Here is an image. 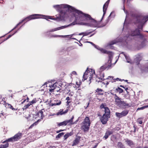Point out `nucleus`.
Returning <instances> with one entry per match:
<instances>
[{"label": "nucleus", "mask_w": 148, "mask_h": 148, "mask_svg": "<svg viewBox=\"0 0 148 148\" xmlns=\"http://www.w3.org/2000/svg\"><path fill=\"white\" fill-rule=\"evenodd\" d=\"M88 42L90 43L95 48H96L97 49L99 50L100 51L101 49H102V48H100L98 46H96L94 44H93L92 42Z\"/></svg>", "instance_id": "obj_34"}, {"label": "nucleus", "mask_w": 148, "mask_h": 148, "mask_svg": "<svg viewBox=\"0 0 148 148\" xmlns=\"http://www.w3.org/2000/svg\"><path fill=\"white\" fill-rule=\"evenodd\" d=\"M114 98L115 100V104L118 106L121 105L122 103H124L123 101L121 100V99L118 97L116 95H114Z\"/></svg>", "instance_id": "obj_11"}, {"label": "nucleus", "mask_w": 148, "mask_h": 148, "mask_svg": "<svg viewBox=\"0 0 148 148\" xmlns=\"http://www.w3.org/2000/svg\"><path fill=\"white\" fill-rule=\"evenodd\" d=\"M70 98L69 97H67L66 98V100L67 101L66 103L68 104L70 103Z\"/></svg>", "instance_id": "obj_41"}, {"label": "nucleus", "mask_w": 148, "mask_h": 148, "mask_svg": "<svg viewBox=\"0 0 148 148\" xmlns=\"http://www.w3.org/2000/svg\"><path fill=\"white\" fill-rule=\"evenodd\" d=\"M22 136V134L21 133H18L15 134L14 136L9 138L6 141H4L3 143H5L6 141L8 142H13L17 141L21 138Z\"/></svg>", "instance_id": "obj_7"}, {"label": "nucleus", "mask_w": 148, "mask_h": 148, "mask_svg": "<svg viewBox=\"0 0 148 148\" xmlns=\"http://www.w3.org/2000/svg\"><path fill=\"white\" fill-rule=\"evenodd\" d=\"M123 54L124 56H125L126 59L127 60V62L128 63H131V61L130 60V58L128 56H127L126 54H125L124 52H123L122 53H121L120 54V56H121V54Z\"/></svg>", "instance_id": "obj_22"}, {"label": "nucleus", "mask_w": 148, "mask_h": 148, "mask_svg": "<svg viewBox=\"0 0 148 148\" xmlns=\"http://www.w3.org/2000/svg\"><path fill=\"white\" fill-rule=\"evenodd\" d=\"M63 114H64L63 110H61V111L58 112L56 114L58 115H62Z\"/></svg>", "instance_id": "obj_39"}, {"label": "nucleus", "mask_w": 148, "mask_h": 148, "mask_svg": "<svg viewBox=\"0 0 148 148\" xmlns=\"http://www.w3.org/2000/svg\"><path fill=\"white\" fill-rule=\"evenodd\" d=\"M107 79H108L109 80V82H115V79H113V77L112 76H108V78H106Z\"/></svg>", "instance_id": "obj_27"}, {"label": "nucleus", "mask_w": 148, "mask_h": 148, "mask_svg": "<svg viewBox=\"0 0 148 148\" xmlns=\"http://www.w3.org/2000/svg\"><path fill=\"white\" fill-rule=\"evenodd\" d=\"M102 91V90L100 89H97L96 90V92H97L99 94L103 95V94L101 93V92Z\"/></svg>", "instance_id": "obj_35"}, {"label": "nucleus", "mask_w": 148, "mask_h": 148, "mask_svg": "<svg viewBox=\"0 0 148 148\" xmlns=\"http://www.w3.org/2000/svg\"><path fill=\"white\" fill-rule=\"evenodd\" d=\"M104 111L105 113L104 114L108 115H109V116H110V110L108 107H106V108H105L104 109Z\"/></svg>", "instance_id": "obj_26"}, {"label": "nucleus", "mask_w": 148, "mask_h": 148, "mask_svg": "<svg viewBox=\"0 0 148 148\" xmlns=\"http://www.w3.org/2000/svg\"><path fill=\"white\" fill-rule=\"evenodd\" d=\"M75 24L74 23H71L70 24L68 25H64V26H63L60 27H58L54 29H51L49 31V32H54L57 30H58L60 29H62L64 28H66L68 27H69L71 25H74Z\"/></svg>", "instance_id": "obj_9"}, {"label": "nucleus", "mask_w": 148, "mask_h": 148, "mask_svg": "<svg viewBox=\"0 0 148 148\" xmlns=\"http://www.w3.org/2000/svg\"><path fill=\"white\" fill-rule=\"evenodd\" d=\"M76 35V34H71V35H64V36L59 35V36H57L60 37H62L63 38L67 37V38H70V39H71L73 35Z\"/></svg>", "instance_id": "obj_25"}, {"label": "nucleus", "mask_w": 148, "mask_h": 148, "mask_svg": "<svg viewBox=\"0 0 148 148\" xmlns=\"http://www.w3.org/2000/svg\"><path fill=\"white\" fill-rule=\"evenodd\" d=\"M36 102V99H33L31 101H30L29 103L31 105H32V104L35 103Z\"/></svg>", "instance_id": "obj_40"}, {"label": "nucleus", "mask_w": 148, "mask_h": 148, "mask_svg": "<svg viewBox=\"0 0 148 148\" xmlns=\"http://www.w3.org/2000/svg\"><path fill=\"white\" fill-rule=\"evenodd\" d=\"M144 106V108H148V106Z\"/></svg>", "instance_id": "obj_58"}, {"label": "nucleus", "mask_w": 148, "mask_h": 148, "mask_svg": "<svg viewBox=\"0 0 148 148\" xmlns=\"http://www.w3.org/2000/svg\"><path fill=\"white\" fill-rule=\"evenodd\" d=\"M138 40L140 41L141 42V47H143L145 45L146 40L143 35V38H139L138 39Z\"/></svg>", "instance_id": "obj_14"}, {"label": "nucleus", "mask_w": 148, "mask_h": 148, "mask_svg": "<svg viewBox=\"0 0 148 148\" xmlns=\"http://www.w3.org/2000/svg\"><path fill=\"white\" fill-rule=\"evenodd\" d=\"M113 12H112L111 13V14H110V16H109V17H110V16L111 15H112V14H113Z\"/></svg>", "instance_id": "obj_62"}, {"label": "nucleus", "mask_w": 148, "mask_h": 148, "mask_svg": "<svg viewBox=\"0 0 148 148\" xmlns=\"http://www.w3.org/2000/svg\"><path fill=\"white\" fill-rule=\"evenodd\" d=\"M119 92L120 93H121V92H123V90L120 88H119Z\"/></svg>", "instance_id": "obj_48"}, {"label": "nucleus", "mask_w": 148, "mask_h": 148, "mask_svg": "<svg viewBox=\"0 0 148 148\" xmlns=\"http://www.w3.org/2000/svg\"><path fill=\"white\" fill-rule=\"evenodd\" d=\"M124 102V103H122L121 105H123L125 106H128V104L126 103L125 102L123 101Z\"/></svg>", "instance_id": "obj_46"}, {"label": "nucleus", "mask_w": 148, "mask_h": 148, "mask_svg": "<svg viewBox=\"0 0 148 148\" xmlns=\"http://www.w3.org/2000/svg\"><path fill=\"white\" fill-rule=\"evenodd\" d=\"M123 10H124V12H125L126 13H127V12H126V11H125V8H124Z\"/></svg>", "instance_id": "obj_61"}, {"label": "nucleus", "mask_w": 148, "mask_h": 148, "mask_svg": "<svg viewBox=\"0 0 148 148\" xmlns=\"http://www.w3.org/2000/svg\"><path fill=\"white\" fill-rule=\"evenodd\" d=\"M63 4L60 5H54L53 6V8L56 10L59 13V17L56 18H52V16H47L41 14H34L31 15L27 17L22 21H28L29 20L39 18H44L47 20L51 19L55 20L57 21H60L63 19L66 15V12L63 10V8L60 7V5H63Z\"/></svg>", "instance_id": "obj_2"}, {"label": "nucleus", "mask_w": 148, "mask_h": 148, "mask_svg": "<svg viewBox=\"0 0 148 148\" xmlns=\"http://www.w3.org/2000/svg\"><path fill=\"white\" fill-rule=\"evenodd\" d=\"M110 117V116H109V115L103 114L100 119L102 123L103 124H106Z\"/></svg>", "instance_id": "obj_10"}, {"label": "nucleus", "mask_w": 148, "mask_h": 148, "mask_svg": "<svg viewBox=\"0 0 148 148\" xmlns=\"http://www.w3.org/2000/svg\"><path fill=\"white\" fill-rule=\"evenodd\" d=\"M1 115H3V114L2 113H1L0 114V116H1Z\"/></svg>", "instance_id": "obj_63"}, {"label": "nucleus", "mask_w": 148, "mask_h": 148, "mask_svg": "<svg viewBox=\"0 0 148 148\" xmlns=\"http://www.w3.org/2000/svg\"><path fill=\"white\" fill-rule=\"evenodd\" d=\"M82 123L90 125V123L89 118L88 117H86Z\"/></svg>", "instance_id": "obj_18"}, {"label": "nucleus", "mask_w": 148, "mask_h": 148, "mask_svg": "<svg viewBox=\"0 0 148 148\" xmlns=\"http://www.w3.org/2000/svg\"><path fill=\"white\" fill-rule=\"evenodd\" d=\"M92 32H83V36H86L89 35Z\"/></svg>", "instance_id": "obj_37"}, {"label": "nucleus", "mask_w": 148, "mask_h": 148, "mask_svg": "<svg viewBox=\"0 0 148 148\" xmlns=\"http://www.w3.org/2000/svg\"><path fill=\"white\" fill-rule=\"evenodd\" d=\"M13 34H12V35H9L8 37V38H10V37H11L12 36V35H13Z\"/></svg>", "instance_id": "obj_56"}, {"label": "nucleus", "mask_w": 148, "mask_h": 148, "mask_svg": "<svg viewBox=\"0 0 148 148\" xmlns=\"http://www.w3.org/2000/svg\"><path fill=\"white\" fill-rule=\"evenodd\" d=\"M56 115V114H51L50 115H49V116H54V115Z\"/></svg>", "instance_id": "obj_53"}, {"label": "nucleus", "mask_w": 148, "mask_h": 148, "mask_svg": "<svg viewBox=\"0 0 148 148\" xmlns=\"http://www.w3.org/2000/svg\"><path fill=\"white\" fill-rule=\"evenodd\" d=\"M97 144L96 145H95L94 147L92 148H96L97 147Z\"/></svg>", "instance_id": "obj_59"}, {"label": "nucleus", "mask_w": 148, "mask_h": 148, "mask_svg": "<svg viewBox=\"0 0 148 148\" xmlns=\"http://www.w3.org/2000/svg\"><path fill=\"white\" fill-rule=\"evenodd\" d=\"M63 131V130H58V131H57L56 132H57V133H59L60 132L62 131Z\"/></svg>", "instance_id": "obj_51"}, {"label": "nucleus", "mask_w": 148, "mask_h": 148, "mask_svg": "<svg viewBox=\"0 0 148 148\" xmlns=\"http://www.w3.org/2000/svg\"><path fill=\"white\" fill-rule=\"evenodd\" d=\"M115 79V81H118V80H120V81H121V79H119V78H116V79Z\"/></svg>", "instance_id": "obj_52"}, {"label": "nucleus", "mask_w": 148, "mask_h": 148, "mask_svg": "<svg viewBox=\"0 0 148 148\" xmlns=\"http://www.w3.org/2000/svg\"><path fill=\"white\" fill-rule=\"evenodd\" d=\"M80 137H78L76 138L73 141V143L72 145L73 146H74L77 144L79 142Z\"/></svg>", "instance_id": "obj_21"}, {"label": "nucleus", "mask_w": 148, "mask_h": 148, "mask_svg": "<svg viewBox=\"0 0 148 148\" xmlns=\"http://www.w3.org/2000/svg\"><path fill=\"white\" fill-rule=\"evenodd\" d=\"M31 105V104L29 103L26 105L24 106V109H26L28 108V107Z\"/></svg>", "instance_id": "obj_42"}, {"label": "nucleus", "mask_w": 148, "mask_h": 148, "mask_svg": "<svg viewBox=\"0 0 148 148\" xmlns=\"http://www.w3.org/2000/svg\"><path fill=\"white\" fill-rule=\"evenodd\" d=\"M66 125V123L65 121H64L60 123H59L58 124V125L59 126H61L62 125H64L65 126Z\"/></svg>", "instance_id": "obj_33"}, {"label": "nucleus", "mask_w": 148, "mask_h": 148, "mask_svg": "<svg viewBox=\"0 0 148 148\" xmlns=\"http://www.w3.org/2000/svg\"><path fill=\"white\" fill-rule=\"evenodd\" d=\"M46 85V86L48 87L49 91L50 92H53L54 90L57 88H60V86L57 82H56L54 83H52L49 82H46L43 85V86Z\"/></svg>", "instance_id": "obj_6"}, {"label": "nucleus", "mask_w": 148, "mask_h": 148, "mask_svg": "<svg viewBox=\"0 0 148 148\" xmlns=\"http://www.w3.org/2000/svg\"><path fill=\"white\" fill-rule=\"evenodd\" d=\"M64 134V132H62L61 133H60L59 134H58L57 136H56V138H60L61 136H62Z\"/></svg>", "instance_id": "obj_36"}, {"label": "nucleus", "mask_w": 148, "mask_h": 148, "mask_svg": "<svg viewBox=\"0 0 148 148\" xmlns=\"http://www.w3.org/2000/svg\"><path fill=\"white\" fill-rule=\"evenodd\" d=\"M22 22H23V21H22V22H20L18 24H17V25H16V26H15L13 29L11 31H10V32L13 31V30H14V29H15L16 28V27H17V26H18L21 23H22Z\"/></svg>", "instance_id": "obj_45"}, {"label": "nucleus", "mask_w": 148, "mask_h": 148, "mask_svg": "<svg viewBox=\"0 0 148 148\" xmlns=\"http://www.w3.org/2000/svg\"><path fill=\"white\" fill-rule=\"evenodd\" d=\"M83 35V32L79 34V35Z\"/></svg>", "instance_id": "obj_55"}, {"label": "nucleus", "mask_w": 148, "mask_h": 148, "mask_svg": "<svg viewBox=\"0 0 148 148\" xmlns=\"http://www.w3.org/2000/svg\"><path fill=\"white\" fill-rule=\"evenodd\" d=\"M61 104V102L60 101H59L58 102L56 103H50L49 105L50 106H56V105H59Z\"/></svg>", "instance_id": "obj_28"}, {"label": "nucleus", "mask_w": 148, "mask_h": 148, "mask_svg": "<svg viewBox=\"0 0 148 148\" xmlns=\"http://www.w3.org/2000/svg\"><path fill=\"white\" fill-rule=\"evenodd\" d=\"M40 121V119H38L36 122H34L33 124H32L29 127V128H31L34 125H36L38 122Z\"/></svg>", "instance_id": "obj_30"}, {"label": "nucleus", "mask_w": 148, "mask_h": 148, "mask_svg": "<svg viewBox=\"0 0 148 148\" xmlns=\"http://www.w3.org/2000/svg\"><path fill=\"white\" fill-rule=\"evenodd\" d=\"M74 118V116H73L71 119L65 121L66 125H73L76 123V122H73V119Z\"/></svg>", "instance_id": "obj_16"}, {"label": "nucleus", "mask_w": 148, "mask_h": 148, "mask_svg": "<svg viewBox=\"0 0 148 148\" xmlns=\"http://www.w3.org/2000/svg\"><path fill=\"white\" fill-rule=\"evenodd\" d=\"M136 22L142 24L144 23L148 20V15L146 16H143L139 15L136 17Z\"/></svg>", "instance_id": "obj_8"}, {"label": "nucleus", "mask_w": 148, "mask_h": 148, "mask_svg": "<svg viewBox=\"0 0 148 148\" xmlns=\"http://www.w3.org/2000/svg\"><path fill=\"white\" fill-rule=\"evenodd\" d=\"M128 113L127 111H124L121 113L116 112L115 114L116 116L119 118H121L123 116H126Z\"/></svg>", "instance_id": "obj_12"}, {"label": "nucleus", "mask_w": 148, "mask_h": 148, "mask_svg": "<svg viewBox=\"0 0 148 148\" xmlns=\"http://www.w3.org/2000/svg\"><path fill=\"white\" fill-rule=\"evenodd\" d=\"M9 144L7 143L5 144L0 145V148H6L8 146Z\"/></svg>", "instance_id": "obj_32"}, {"label": "nucleus", "mask_w": 148, "mask_h": 148, "mask_svg": "<svg viewBox=\"0 0 148 148\" xmlns=\"http://www.w3.org/2000/svg\"><path fill=\"white\" fill-rule=\"evenodd\" d=\"M127 144L131 147H134V144L132 141L131 140L127 139L125 140Z\"/></svg>", "instance_id": "obj_19"}, {"label": "nucleus", "mask_w": 148, "mask_h": 148, "mask_svg": "<svg viewBox=\"0 0 148 148\" xmlns=\"http://www.w3.org/2000/svg\"><path fill=\"white\" fill-rule=\"evenodd\" d=\"M43 110H44V109H42L39 111L37 114L38 116L40 118V120L41 119H42L44 117V115L43 114Z\"/></svg>", "instance_id": "obj_20"}, {"label": "nucleus", "mask_w": 148, "mask_h": 148, "mask_svg": "<svg viewBox=\"0 0 148 148\" xmlns=\"http://www.w3.org/2000/svg\"><path fill=\"white\" fill-rule=\"evenodd\" d=\"M113 133L112 131H108L106 132L105 133V136H104L103 138H105V139H106L108 138L109 136L110 135Z\"/></svg>", "instance_id": "obj_23"}, {"label": "nucleus", "mask_w": 148, "mask_h": 148, "mask_svg": "<svg viewBox=\"0 0 148 148\" xmlns=\"http://www.w3.org/2000/svg\"><path fill=\"white\" fill-rule=\"evenodd\" d=\"M99 74L100 75V77H96L95 78L96 81L98 82H101L104 77V74L103 73H101Z\"/></svg>", "instance_id": "obj_15"}, {"label": "nucleus", "mask_w": 148, "mask_h": 148, "mask_svg": "<svg viewBox=\"0 0 148 148\" xmlns=\"http://www.w3.org/2000/svg\"><path fill=\"white\" fill-rule=\"evenodd\" d=\"M100 50L102 53L108 54V55L109 59L108 62V64H106L100 67L99 70V74L102 73V71L106 69H108L110 68L111 66L112 59L113 55V53L111 52L107 51L103 49H101Z\"/></svg>", "instance_id": "obj_4"}, {"label": "nucleus", "mask_w": 148, "mask_h": 148, "mask_svg": "<svg viewBox=\"0 0 148 148\" xmlns=\"http://www.w3.org/2000/svg\"><path fill=\"white\" fill-rule=\"evenodd\" d=\"M77 73L75 71H73L71 74V77H74L76 76Z\"/></svg>", "instance_id": "obj_31"}, {"label": "nucleus", "mask_w": 148, "mask_h": 148, "mask_svg": "<svg viewBox=\"0 0 148 148\" xmlns=\"http://www.w3.org/2000/svg\"><path fill=\"white\" fill-rule=\"evenodd\" d=\"M68 110L67 109L66 110H65L64 111V114H65L67 112H68Z\"/></svg>", "instance_id": "obj_49"}, {"label": "nucleus", "mask_w": 148, "mask_h": 148, "mask_svg": "<svg viewBox=\"0 0 148 148\" xmlns=\"http://www.w3.org/2000/svg\"><path fill=\"white\" fill-rule=\"evenodd\" d=\"M90 125L82 123V129L84 132H87L89 130Z\"/></svg>", "instance_id": "obj_17"}, {"label": "nucleus", "mask_w": 148, "mask_h": 148, "mask_svg": "<svg viewBox=\"0 0 148 148\" xmlns=\"http://www.w3.org/2000/svg\"><path fill=\"white\" fill-rule=\"evenodd\" d=\"M71 39H73L75 40H77L76 38H71Z\"/></svg>", "instance_id": "obj_60"}, {"label": "nucleus", "mask_w": 148, "mask_h": 148, "mask_svg": "<svg viewBox=\"0 0 148 148\" xmlns=\"http://www.w3.org/2000/svg\"><path fill=\"white\" fill-rule=\"evenodd\" d=\"M95 76V71L92 69H87L83 76V78L84 80L88 79L90 81L89 83H91L93 78Z\"/></svg>", "instance_id": "obj_5"}, {"label": "nucleus", "mask_w": 148, "mask_h": 148, "mask_svg": "<svg viewBox=\"0 0 148 148\" xmlns=\"http://www.w3.org/2000/svg\"><path fill=\"white\" fill-rule=\"evenodd\" d=\"M110 1V0H108L103 5V15L102 17V18H101V21L102 20V19L103 18V16H104L105 14L106 13V11L108 8V4L109 3Z\"/></svg>", "instance_id": "obj_13"}, {"label": "nucleus", "mask_w": 148, "mask_h": 148, "mask_svg": "<svg viewBox=\"0 0 148 148\" xmlns=\"http://www.w3.org/2000/svg\"><path fill=\"white\" fill-rule=\"evenodd\" d=\"M73 133L72 132H71L69 133H67L64 136V140H66L69 136H72Z\"/></svg>", "instance_id": "obj_24"}, {"label": "nucleus", "mask_w": 148, "mask_h": 148, "mask_svg": "<svg viewBox=\"0 0 148 148\" xmlns=\"http://www.w3.org/2000/svg\"><path fill=\"white\" fill-rule=\"evenodd\" d=\"M73 93L71 92L69 94V95L71 96H72L73 95Z\"/></svg>", "instance_id": "obj_54"}, {"label": "nucleus", "mask_w": 148, "mask_h": 148, "mask_svg": "<svg viewBox=\"0 0 148 148\" xmlns=\"http://www.w3.org/2000/svg\"><path fill=\"white\" fill-rule=\"evenodd\" d=\"M117 146L119 148H125L124 145L121 142H118Z\"/></svg>", "instance_id": "obj_29"}, {"label": "nucleus", "mask_w": 148, "mask_h": 148, "mask_svg": "<svg viewBox=\"0 0 148 148\" xmlns=\"http://www.w3.org/2000/svg\"><path fill=\"white\" fill-rule=\"evenodd\" d=\"M145 109L144 106H143L142 107H140V108H138L137 109V110H143V109Z\"/></svg>", "instance_id": "obj_47"}, {"label": "nucleus", "mask_w": 148, "mask_h": 148, "mask_svg": "<svg viewBox=\"0 0 148 148\" xmlns=\"http://www.w3.org/2000/svg\"><path fill=\"white\" fill-rule=\"evenodd\" d=\"M137 122L138 123L140 124H141L143 123L142 121L141 120L140 118H139L137 120Z\"/></svg>", "instance_id": "obj_44"}, {"label": "nucleus", "mask_w": 148, "mask_h": 148, "mask_svg": "<svg viewBox=\"0 0 148 148\" xmlns=\"http://www.w3.org/2000/svg\"><path fill=\"white\" fill-rule=\"evenodd\" d=\"M144 148H148V147H144Z\"/></svg>", "instance_id": "obj_64"}, {"label": "nucleus", "mask_w": 148, "mask_h": 148, "mask_svg": "<svg viewBox=\"0 0 148 148\" xmlns=\"http://www.w3.org/2000/svg\"><path fill=\"white\" fill-rule=\"evenodd\" d=\"M142 29V25L138 27L137 29H136L135 30L132 31L130 34L129 35L126 36V37H124V39H121L120 37L108 43V48H110V46L116 44V43L119 42H123L124 45H125L126 43L125 41L126 38L127 39L129 40V39L131 38V36H135L138 39L139 38H143V35L140 33V31Z\"/></svg>", "instance_id": "obj_3"}, {"label": "nucleus", "mask_w": 148, "mask_h": 148, "mask_svg": "<svg viewBox=\"0 0 148 148\" xmlns=\"http://www.w3.org/2000/svg\"><path fill=\"white\" fill-rule=\"evenodd\" d=\"M76 84L77 85V86H78V87H79V84H78V82H76Z\"/></svg>", "instance_id": "obj_57"}, {"label": "nucleus", "mask_w": 148, "mask_h": 148, "mask_svg": "<svg viewBox=\"0 0 148 148\" xmlns=\"http://www.w3.org/2000/svg\"><path fill=\"white\" fill-rule=\"evenodd\" d=\"M8 107H9V108H10V109H12L13 110H16L15 108H14L12 106V105H11L10 104H8Z\"/></svg>", "instance_id": "obj_43"}, {"label": "nucleus", "mask_w": 148, "mask_h": 148, "mask_svg": "<svg viewBox=\"0 0 148 148\" xmlns=\"http://www.w3.org/2000/svg\"><path fill=\"white\" fill-rule=\"evenodd\" d=\"M120 86L122 87H123V88H125V90H128V88H125L123 86Z\"/></svg>", "instance_id": "obj_50"}, {"label": "nucleus", "mask_w": 148, "mask_h": 148, "mask_svg": "<svg viewBox=\"0 0 148 148\" xmlns=\"http://www.w3.org/2000/svg\"><path fill=\"white\" fill-rule=\"evenodd\" d=\"M60 6L61 7L63 8V10H64L66 12V15L65 17L67 16V10L73 13L75 18V21L73 22L75 24V25L78 24L92 27H97V23L94 20L92 21L89 23L81 22L84 21L86 19H90V16L89 15L84 14L82 11L77 10L73 7L67 4H63V5H60Z\"/></svg>", "instance_id": "obj_1"}, {"label": "nucleus", "mask_w": 148, "mask_h": 148, "mask_svg": "<svg viewBox=\"0 0 148 148\" xmlns=\"http://www.w3.org/2000/svg\"><path fill=\"white\" fill-rule=\"evenodd\" d=\"M107 107L105 104L102 103L100 106V108L101 109H105Z\"/></svg>", "instance_id": "obj_38"}]
</instances>
